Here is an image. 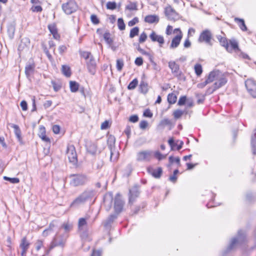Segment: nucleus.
I'll return each mask as SVG.
<instances>
[{
  "mask_svg": "<svg viewBox=\"0 0 256 256\" xmlns=\"http://www.w3.org/2000/svg\"><path fill=\"white\" fill-rule=\"evenodd\" d=\"M94 195L93 190H86L76 197L70 204V207H76L84 204Z\"/></svg>",
  "mask_w": 256,
  "mask_h": 256,
  "instance_id": "nucleus-1",
  "label": "nucleus"
},
{
  "mask_svg": "<svg viewBox=\"0 0 256 256\" xmlns=\"http://www.w3.org/2000/svg\"><path fill=\"white\" fill-rule=\"evenodd\" d=\"M68 237V235L66 234H57L51 242L50 248L45 250V254L42 256L48 254L50 251L56 246L64 247Z\"/></svg>",
  "mask_w": 256,
  "mask_h": 256,
  "instance_id": "nucleus-2",
  "label": "nucleus"
},
{
  "mask_svg": "<svg viewBox=\"0 0 256 256\" xmlns=\"http://www.w3.org/2000/svg\"><path fill=\"white\" fill-rule=\"evenodd\" d=\"M246 235L244 231L239 230L238 232L236 237L234 238L231 240V241L227 247L226 250V252H229L231 250L235 249L238 244H241L244 243L246 241Z\"/></svg>",
  "mask_w": 256,
  "mask_h": 256,
  "instance_id": "nucleus-3",
  "label": "nucleus"
},
{
  "mask_svg": "<svg viewBox=\"0 0 256 256\" xmlns=\"http://www.w3.org/2000/svg\"><path fill=\"white\" fill-rule=\"evenodd\" d=\"M70 178H71L70 184L74 187L84 186L88 181V177L83 174H72Z\"/></svg>",
  "mask_w": 256,
  "mask_h": 256,
  "instance_id": "nucleus-4",
  "label": "nucleus"
},
{
  "mask_svg": "<svg viewBox=\"0 0 256 256\" xmlns=\"http://www.w3.org/2000/svg\"><path fill=\"white\" fill-rule=\"evenodd\" d=\"M115 142L114 136L110 135L108 137L107 144L110 152V160L112 162L116 160L119 155L118 152L116 150Z\"/></svg>",
  "mask_w": 256,
  "mask_h": 256,
  "instance_id": "nucleus-5",
  "label": "nucleus"
},
{
  "mask_svg": "<svg viewBox=\"0 0 256 256\" xmlns=\"http://www.w3.org/2000/svg\"><path fill=\"white\" fill-rule=\"evenodd\" d=\"M62 9L66 14H70L74 12L78 6L74 0H68L66 3L62 4Z\"/></svg>",
  "mask_w": 256,
  "mask_h": 256,
  "instance_id": "nucleus-6",
  "label": "nucleus"
},
{
  "mask_svg": "<svg viewBox=\"0 0 256 256\" xmlns=\"http://www.w3.org/2000/svg\"><path fill=\"white\" fill-rule=\"evenodd\" d=\"M66 155L70 162L74 164L77 163V154L74 145L68 144L67 146Z\"/></svg>",
  "mask_w": 256,
  "mask_h": 256,
  "instance_id": "nucleus-7",
  "label": "nucleus"
},
{
  "mask_svg": "<svg viewBox=\"0 0 256 256\" xmlns=\"http://www.w3.org/2000/svg\"><path fill=\"white\" fill-rule=\"evenodd\" d=\"M245 86L248 94L254 98H256V82L248 79L245 82Z\"/></svg>",
  "mask_w": 256,
  "mask_h": 256,
  "instance_id": "nucleus-8",
  "label": "nucleus"
},
{
  "mask_svg": "<svg viewBox=\"0 0 256 256\" xmlns=\"http://www.w3.org/2000/svg\"><path fill=\"white\" fill-rule=\"evenodd\" d=\"M152 152L150 150L139 152L136 154V160L138 162H148L152 157Z\"/></svg>",
  "mask_w": 256,
  "mask_h": 256,
  "instance_id": "nucleus-9",
  "label": "nucleus"
},
{
  "mask_svg": "<svg viewBox=\"0 0 256 256\" xmlns=\"http://www.w3.org/2000/svg\"><path fill=\"white\" fill-rule=\"evenodd\" d=\"M212 34L208 30H203L200 34L198 41L200 42H204L208 44L212 45L211 40L212 39Z\"/></svg>",
  "mask_w": 256,
  "mask_h": 256,
  "instance_id": "nucleus-10",
  "label": "nucleus"
},
{
  "mask_svg": "<svg viewBox=\"0 0 256 256\" xmlns=\"http://www.w3.org/2000/svg\"><path fill=\"white\" fill-rule=\"evenodd\" d=\"M140 194L139 188L138 186H134L129 190L128 193V203L132 204L136 201L137 198L138 197Z\"/></svg>",
  "mask_w": 256,
  "mask_h": 256,
  "instance_id": "nucleus-11",
  "label": "nucleus"
},
{
  "mask_svg": "<svg viewBox=\"0 0 256 256\" xmlns=\"http://www.w3.org/2000/svg\"><path fill=\"white\" fill-rule=\"evenodd\" d=\"M124 203L120 195L119 194H117L114 198V208L117 214H120L122 210Z\"/></svg>",
  "mask_w": 256,
  "mask_h": 256,
  "instance_id": "nucleus-12",
  "label": "nucleus"
},
{
  "mask_svg": "<svg viewBox=\"0 0 256 256\" xmlns=\"http://www.w3.org/2000/svg\"><path fill=\"white\" fill-rule=\"evenodd\" d=\"M168 67L171 70L172 74L174 76L180 78L182 74L180 69V66L174 61H170L168 62Z\"/></svg>",
  "mask_w": 256,
  "mask_h": 256,
  "instance_id": "nucleus-13",
  "label": "nucleus"
},
{
  "mask_svg": "<svg viewBox=\"0 0 256 256\" xmlns=\"http://www.w3.org/2000/svg\"><path fill=\"white\" fill-rule=\"evenodd\" d=\"M147 171L149 174H151L153 177L156 178H160L162 173V169L160 167L155 169L150 166L147 168Z\"/></svg>",
  "mask_w": 256,
  "mask_h": 256,
  "instance_id": "nucleus-14",
  "label": "nucleus"
},
{
  "mask_svg": "<svg viewBox=\"0 0 256 256\" xmlns=\"http://www.w3.org/2000/svg\"><path fill=\"white\" fill-rule=\"evenodd\" d=\"M86 66L88 72L92 74H94L96 72V64L94 56L90 57V58L86 61Z\"/></svg>",
  "mask_w": 256,
  "mask_h": 256,
  "instance_id": "nucleus-15",
  "label": "nucleus"
},
{
  "mask_svg": "<svg viewBox=\"0 0 256 256\" xmlns=\"http://www.w3.org/2000/svg\"><path fill=\"white\" fill-rule=\"evenodd\" d=\"M30 246V243L27 240L26 237H24L20 244V248L22 249L21 256H26V253Z\"/></svg>",
  "mask_w": 256,
  "mask_h": 256,
  "instance_id": "nucleus-16",
  "label": "nucleus"
},
{
  "mask_svg": "<svg viewBox=\"0 0 256 256\" xmlns=\"http://www.w3.org/2000/svg\"><path fill=\"white\" fill-rule=\"evenodd\" d=\"M150 38L152 42H158L160 47H162L164 43L163 36L156 34L154 31L150 34Z\"/></svg>",
  "mask_w": 256,
  "mask_h": 256,
  "instance_id": "nucleus-17",
  "label": "nucleus"
},
{
  "mask_svg": "<svg viewBox=\"0 0 256 256\" xmlns=\"http://www.w3.org/2000/svg\"><path fill=\"white\" fill-rule=\"evenodd\" d=\"M179 30L180 34L176 36L172 40L171 44L170 45V48H176L180 44L181 40L182 38V32L180 29H176L175 30Z\"/></svg>",
  "mask_w": 256,
  "mask_h": 256,
  "instance_id": "nucleus-18",
  "label": "nucleus"
},
{
  "mask_svg": "<svg viewBox=\"0 0 256 256\" xmlns=\"http://www.w3.org/2000/svg\"><path fill=\"white\" fill-rule=\"evenodd\" d=\"M164 12L169 20H174L178 16L176 11L170 6H168L165 8Z\"/></svg>",
  "mask_w": 256,
  "mask_h": 256,
  "instance_id": "nucleus-19",
  "label": "nucleus"
},
{
  "mask_svg": "<svg viewBox=\"0 0 256 256\" xmlns=\"http://www.w3.org/2000/svg\"><path fill=\"white\" fill-rule=\"evenodd\" d=\"M35 67V64L34 63H29L26 64L24 72L28 79L30 80L31 76L34 74Z\"/></svg>",
  "mask_w": 256,
  "mask_h": 256,
  "instance_id": "nucleus-20",
  "label": "nucleus"
},
{
  "mask_svg": "<svg viewBox=\"0 0 256 256\" xmlns=\"http://www.w3.org/2000/svg\"><path fill=\"white\" fill-rule=\"evenodd\" d=\"M48 29L50 32L53 36V38L56 40H59L60 36L58 32V28L56 26L54 23L48 25Z\"/></svg>",
  "mask_w": 256,
  "mask_h": 256,
  "instance_id": "nucleus-21",
  "label": "nucleus"
},
{
  "mask_svg": "<svg viewBox=\"0 0 256 256\" xmlns=\"http://www.w3.org/2000/svg\"><path fill=\"white\" fill-rule=\"evenodd\" d=\"M86 148L88 152L92 154H95L97 151V146L96 144L89 142L86 144Z\"/></svg>",
  "mask_w": 256,
  "mask_h": 256,
  "instance_id": "nucleus-22",
  "label": "nucleus"
},
{
  "mask_svg": "<svg viewBox=\"0 0 256 256\" xmlns=\"http://www.w3.org/2000/svg\"><path fill=\"white\" fill-rule=\"evenodd\" d=\"M227 82L226 79L224 77L220 78L218 81L214 82V88L212 89V92H214L216 90L224 86Z\"/></svg>",
  "mask_w": 256,
  "mask_h": 256,
  "instance_id": "nucleus-23",
  "label": "nucleus"
},
{
  "mask_svg": "<svg viewBox=\"0 0 256 256\" xmlns=\"http://www.w3.org/2000/svg\"><path fill=\"white\" fill-rule=\"evenodd\" d=\"M217 38L220 44L222 46L224 47L228 52H232V48H230L227 39L226 38L222 36H218Z\"/></svg>",
  "mask_w": 256,
  "mask_h": 256,
  "instance_id": "nucleus-24",
  "label": "nucleus"
},
{
  "mask_svg": "<svg viewBox=\"0 0 256 256\" xmlns=\"http://www.w3.org/2000/svg\"><path fill=\"white\" fill-rule=\"evenodd\" d=\"M144 22L148 24L158 23L159 22V17L155 14L148 15L144 18Z\"/></svg>",
  "mask_w": 256,
  "mask_h": 256,
  "instance_id": "nucleus-25",
  "label": "nucleus"
},
{
  "mask_svg": "<svg viewBox=\"0 0 256 256\" xmlns=\"http://www.w3.org/2000/svg\"><path fill=\"white\" fill-rule=\"evenodd\" d=\"M113 196L111 192L106 194L104 197V202L105 205L110 208L112 205Z\"/></svg>",
  "mask_w": 256,
  "mask_h": 256,
  "instance_id": "nucleus-26",
  "label": "nucleus"
},
{
  "mask_svg": "<svg viewBox=\"0 0 256 256\" xmlns=\"http://www.w3.org/2000/svg\"><path fill=\"white\" fill-rule=\"evenodd\" d=\"M39 136L43 141L50 142V140L46 135V130L44 126H41L39 128Z\"/></svg>",
  "mask_w": 256,
  "mask_h": 256,
  "instance_id": "nucleus-27",
  "label": "nucleus"
},
{
  "mask_svg": "<svg viewBox=\"0 0 256 256\" xmlns=\"http://www.w3.org/2000/svg\"><path fill=\"white\" fill-rule=\"evenodd\" d=\"M118 214H110L108 218L104 222V226L106 228H108L110 226L111 224L114 222V220L117 218V215Z\"/></svg>",
  "mask_w": 256,
  "mask_h": 256,
  "instance_id": "nucleus-28",
  "label": "nucleus"
},
{
  "mask_svg": "<svg viewBox=\"0 0 256 256\" xmlns=\"http://www.w3.org/2000/svg\"><path fill=\"white\" fill-rule=\"evenodd\" d=\"M218 73H219V71H212V72H211L207 78L206 79V80L208 82V83H210L212 82L214 80H217V76L218 74Z\"/></svg>",
  "mask_w": 256,
  "mask_h": 256,
  "instance_id": "nucleus-29",
  "label": "nucleus"
},
{
  "mask_svg": "<svg viewBox=\"0 0 256 256\" xmlns=\"http://www.w3.org/2000/svg\"><path fill=\"white\" fill-rule=\"evenodd\" d=\"M251 145L253 154H256V129L251 137Z\"/></svg>",
  "mask_w": 256,
  "mask_h": 256,
  "instance_id": "nucleus-30",
  "label": "nucleus"
},
{
  "mask_svg": "<svg viewBox=\"0 0 256 256\" xmlns=\"http://www.w3.org/2000/svg\"><path fill=\"white\" fill-rule=\"evenodd\" d=\"M139 88L142 93L146 94L148 92V84L144 80H142L140 82Z\"/></svg>",
  "mask_w": 256,
  "mask_h": 256,
  "instance_id": "nucleus-31",
  "label": "nucleus"
},
{
  "mask_svg": "<svg viewBox=\"0 0 256 256\" xmlns=\"http://www.w3.org/2000/svg\"><path fill=\"white\" fill-rule=\"evenodd\" d=\"M234 21L238 24L239 27L242 31L244 32L247 30V27L245 24L244 20L243 19L236 18H234Z\"/></svg>",
  "mask_w": 256,
  "mask_h": 256,
  "instance_id": "nucleus-32",
  "label": "nucleus"
},
{
  "mask_svg": "<svg viewBox=\"0 0 256 256\" xmlns=\"http://www.w3.org/2000/svg\"><path fill=\"white\" fill-rule=\"evenodd\" d=\"M12 127L14 128V134L18 140L20 142L22 141L21 130L19 126L16 124H12Z\"/></svg>",
  "mask_w": 256,
  "mask_h": 256,
  "instance_id": "nucleus-33",
  "label": "nucleus"
},
{
  "mask_svg": "<svg viewBox=\"0 0 256 256\" xmlns=\"http://www.w3.org/2000/svg\"><path fill=\"white\" fill-rule=\"evenodd\" d=\"M229 42L231 46V47H230V48H232V50H234L235 52L240 50L238 48V42L235 39L230 40H229Z\"/></svg>",
  "mask_w": 256,
  "mask_h": 256,
  "instance_id": "nucleus-34",
  "label": "nucleus"
},
{
  "mask_svg": "<svg viewBox=\"0 0 256 256\" xmlns=\"http://www.w3.org/2000/svg\"><path fill=\"white\" fill-rule=\"evenodd\" d=\"M8 36L10 39L14 38L15 32V26L14 24H10L8 26Z\"/></svg>",
  "mask_w": 256,
  "mask_h": 256,
  "instance_id": "nucleus-35",
  "label": "nucleus"
},
{
  "mask_svg": "<svg viewBox=\"0 0 256 256\" xmlns=\"http://www.w3.org/2000/svg\"><path fill=\"white\" fill-rule=\"evenodd\" d=\"M79 86V84L75 81H70V90L72 92H76L78 90Z\"/></svg>",
  "mask_w": 256,
  "mask_h": 256,
  "instance_id": "nucleus-36",
  "label": "nucleus"
},
{
  "mask_svg": "<svg viewBox=\"0 0 256 256\" xmlns=\"http://www.w3.org/2000/svg\"><path fill=\"white\" fill-rule=\"evenodd\" d=\"M62 73L66 77H70L71 75L70 68L68 66H62Z\"/></svg>",
  "mask_w": 256,
  "mask_h": 256,
  "instance_id": "nucleus-37",
  "label": "nucleus"
},
{
  "mask_svg": "<svg viewBox=\"0 0 256 256\" xmlns=\"http://www.w3.org/2000/svg\"><path fill=\"white\" fill-rule=\"evenodd\" d=\"M171 125H172V122L171 120L167 118H164L160 122L158 126L162 128H164L166 126Z\"/></svg>",
  "mask_w": 256,
  "mask_h": 256,
  "instance_id": "nucleus-38",
  "label": "nucleus"
},
{
  "mask_svg": "<svg viewBox=\"0 0 256 256\" xmlns=\"http://www.w3.org/2000/svg\"><path fill=\"white\" fill-rule=\"evenodd\" d=\"M167 100L170 104H174L176 102L177 97L176 94L173 93L169 94L168 96Z\"/></svg>",
  "mask_w": 256,
  "mask_h": 256,
  "instance_id": "nucleus-39",
  "label": "nucleus"
},
{
  "mask_svg": "<svg viewBox=\"0 0 256 256\" xmlns=\"http://www.w3.org/2000/svg\"><path fill=\"white\" fill-rule=\"evenodd\" d=\"M138 82L137 78L134 79L128 85V89L130 90H134L138 84Z\"/></svg>",
  "mask_w": 256,
  "mask_h": 256,
  "instance_id": "nucleus-40",
  "label": "nucleus"
},
{
  "mask_svg": "<svg viewBox=\"0 0 256 256\" xmlns=\"http://www.w3.org/2000/svg\"><path fill=\"white\" fill-rule=\"evenodd\" d=\"M4 180L10 182L12 184H18L20 182V179L18 178H10L6 176H4Z\"/></svg>",
  "mask_w": 256,
  "mask_h": 256,
  "instance_id": "nucleus-41",
  "label": "nucleus"
},
{
  "mask_svg": "<svg viewBox=\"0 0 256 256\" xmlns=\"http://www.w3.org/2000/svg\"><path fill=\"white\" fill-rule=\"evenodd\" d=\"M104 38L106 40V43H108L109 44H111L113 42V40L110 38V34L109 32H106L104 34Z\"/></svg>",
  "mask_w": 256,
  "mask_h": 256,
  "instance_id": "nucleus-42",
  "label": "nucleus"
},
{
  "mask_svg": "<svg viewBox=\"0 0 256 256\" xmlns=\"http://www.w3.org/2000/svg\"><path fill=\"white\" fill-rule=\"evenodd\" d=\"M139 32V28L138 26H136L131 29L130 33V38H133L134 36H138Z\"/></svg>",
  "mask_w": 256,
  "mask_h": 256,
  "instance_id": "nucleus-43",
  "label": "nucleus"
},
{
  "mask_svg": "<svg viewBox=\"0 0 256 256\" xmlns=\"http://www.w3.org/2000/svg\"><path fill=\"white\" fill-rule=\"evenodd\" d=\"M80 55L86 59V61L90 59V57L93 56L90 52L86 51L80 52Z\"/></svg>",
  "mask_w": 256,
  "mask_h": 256,
  "instance_id": "nucleus-44",
  "label": "nucleus"
},
{
  "mask_svg": "<svg viewBox=\"0 0 256 256\" xmlns=\"http://www.w3.org/2000/svg\"><path fill=\"white\" fill-rule=\"evenodd\" d=\"M118 26L120 30H125L126 25L122 18H118Z\"/></svg>",
  "mask_w": 256,
  "mask_h": 256,
  "instance_id": "nucleus-45",
  "label": "nucleus"
},
{
  "mask_svg": "<svg viewBox=\"0 0 256 256\" xmlns=\"http://www.w3.org/2000/svg\"><path fill=\"white\" fill-rule=\"evenodd\" d=\"M126 9L130 10H137V3L130 2L129 4L126 6Z\"/></svg>",
  "mask_w": 256,
  "mask_h": 256,
  "instance_id": "nucleus-46",
  "label": "nucleus"
},
{
  "mask_svg": "<svg viewBox=\"0 0 256 256\" xmlns=\"http://www.w3.org/2000/svg\"><path fill=\"white\" fill-rule=\"evenodd\" d=\"M61 228H64L66 232H69L72 228V225L68 222L64 223L61 226Z\"/></svg>",
  "mask_w": 256,
  "mask_h": 256,
  "instance_id": "nucleus-47",
  "label": "nucleus"
},
{
  "mask_svg": "<svg viewBox=\"0 0 256 256\" xmlns=\"http://www.w3.org/2000/svg\"><path fill=\"white\" fill-rule=\"evenodd\" d=\"M194 70L196 74L198 76H200L202 72V66L198 64H196L194 66Z\"/></svg>",
  "mask_w": 256,
  "mask_h": 256,
  "instance_id": "nucleus-48",
  "label": "nucleus"
},
{
  "mask_svg": "<svg viewBox=\"0 0 256 256\" xmlns=\"http://www.w3.org/2000/svg\"><path fill=\"white\" fill-rule=\"evenodd\" d=\"M184 114V112L180 110H176L173 112V116L175 119L180 118Z\"/></svg>",
  "mask_w": 256,
  "mask_h": 256,
  "instance_id": "nucleus-49",
  "label": "nucleus"
},
{
  "mask_svg": "<svg viewBox=\"0 0 256 256\" xmlns=\"http://www.w3.org/2000/svg\"><path fill=\"white\" fill-rule=\"evenodd\" d=\"M106 6L108 9L114 10L116 8V4L114 2H108Z\"/></svg>",
  "mask_w": 256,
  "mask_h": 256,
  "instance_id": "nucleus-50",
  "label": "nucleus"
},
{
  "mask_svg": "<svg viewBox=\"0 0 256 256\" xmlns=\"http://www.w3.org/2000/svg\"><path fill=\"white\" fill-rule=\"evenodd\" d=\"M124 61L122 59L116 60V68L118 71H121L124 66Z\"/></svg>",
  "mask_w": 256,
  "mask_h": 256,
  "instance_id": "nucleus-51",
  "label": "nucleus"
},
{
  "mask_svg": "<svg viewBox=\"0 0 256 256\" xmlns=\"http://www.w3.org/2000/svg\"><path fill=\"white\" fill-rule=\"evenodd\" d=\"M168 143L171 148V150H174V147L177 146L178 142H175L174 138H172L168 140Z\"/></svg>",
  "mask_w": 256,
  "mask_h": 256,
  "instance_id": "nucleus-52",
  "label": "nucleus"
},
{
  "mask_svg": "<svg viewBox=\"0 0 256 256\" xmlns=\"http://www.w3.org/2000/svg\"><path fill=\"white\" fill-rule=\"evenodd\" d=\"M168 160L170 164H172L174 162H176L178 165L180 164V158L178 157L174 158L172 156H170L168 158Z\"/></svg>",
  "mask_w": 256,
  "mask_h": 256,
  "instance_id": "nucleus-53",
  "label": "nucleus"
},
{
  "mask_svg": "<svg viewBox=\"0 0 256 256\" xmlns=\"http://www.w3.org/2000/svg\"><path fill=\"white\" fill-rule=\"evenodd\" d=\"M86 224V218H82L79 219L78 224L79 229H81L83 226Z\"/></svg>",
  "mask_w": 256,
  "mask_h": 256,
  "instance_id": "nucleus-54",
  "label": "nucleus"
},
{
  "mask_svg": "<svg viewBox=\"0 0 256 256\" xmlns=\"http://www.w3.org/2000/svg\"><path fill=\"white\" fill-rule=\"evenodd\" d=\"M35 246L36 251H38L43 246V242L38 240L35 243Z\"/></svg>",
  "mask_w": 256,
  "mask_h": 256,
  "instance_id": "nucleus-55",
  "label": "nucleus"
},
{
  "mask_svg": "<svg viewBox=\"0 0 256 256\" xmlns=\"http://www.w3.org/2000/svg\"><path fill=\"white\" fill-rule=\"evenodd\" d=\"M147 38V35L146 32H143L140 36L138 42L140 43H143L144 42Z\"/></svg>",
  "mask_w": 256,
  "mask_h": 256,
  "instance_id": "nucleus-56",
  "label": "nucleus"
},
{
  "mask_svg": "<svg viewBox=\"0 0 256 256\" xmlns=\"http://www.w3.org/2000/svg\"><path fill=\"white\" fill-rule=\"evenodd\" d=\"M90 20H91L92 22L94 24H99V22H100V20H99L98 18L97 17V16L96 14H94L91 15Z\"/></svg>",
  "mask_w": 256,
  "mask_h": 256,
  "instance_id": "nucleus-57",
  "label": "nucleus"
},
{
  "mask_svg": "<svg viewBox=\"0 0 256 256\" xmlns=\"http://www.w3.org/2000/svg\"><path fill=\"white\" fill-rule=\"evenodd\" d=\"M30 10L33 12H41L42 10V8L40 6H33Z\"/></svg>",
  "mask_w": 256,
  "mask_h": 256,
  "instance_id": "nucleus-58",
  "label": "nucleus"
},
{
  "mask_svg": "<svg viewBox=\"0 0 256 256\" xmlns=\"http://www.w3.org/2000/svg\"><path fill=\"white\" fill-rule=\"evenodd\" d=\"M186 96H182L180 98V99L178 101V106L184 105L185 104V103L186 102Z\"/></svg>",
  "mask_w": 256,
  "mask_h": 256,
  "instance_id": "nucleus-59",
  "label": "nucleus"
},
{
  "mask_svg": "<svg viewBox=\"0 0 256 256\" xmlns=\"http://www.w3.org/2000/svg\"><path fill=\"white\" fill-rule=\"evenodd\" d=\"M138 22V19L137 17L134 18L132 20L129 21L128 22V26H132Z\"/></svg>",
  "mask_w": 256,
  "mask_h": 256,
  "instance_id": "nucleus-60",
  "label": "nucleus"
},
{
  "mask_svg": "<svg viewBox=\"0 0 256 256\" xmlns=\"http://www.w3.org/2000/svg\"><path fill=\"white\" fill-rule=\"evenodd\" d=\"M135 64L138 66H140L143 64V60L141 57L136 58L134 61Z\"/></svg>",
  "mask_w": 256,
  "mask_h": 256,
  "instance_id": "nucleus-61",
  "label": "nucleus"
},
{
  "mask_svg": "<svg viewBox=\"0 0 256 256\" xmlns=\"http://www.w3.org/2000/svg\"><path fill=\"white\" fill-rule=\"evenodd\" d=\"M109 127V122L108 120H105L102 124L100 126V128L102 130H106Z\"/></svg>",
  "mask_w": 256,
  "mask_h": 256,
  "instance_id": "nucleus-62",
  "label": "nucleus"
},
{
  "mask_svg": "<svg viewBox=\"0 0 256 256\" xmlns=\"http://www.w3.org/2000/svg\"><path fill=\"white\" fill-rule=\"evenodd\" d=\"M148 126V122L146 120H142L140 123V128L141 129H145Z\"/></svg>",
  "mask_w": 256,
  "mask_h": 256,
  "instance_id": "nucleus-63",
  "label": "nucleus"
},
{
  "mask_svg": "<svg viewBox=\"0 0 256 256\" xmlns=\"http://www.w3.org/2000/svg\"><path fill=\"white\" fill-rule=\"evenodd\" d=\"M144 116L148 118H152V114L149 109H146L144 112Z\"/></svg>",
  "mask_w": 256,
  "mask_h": 256,
  "instance_id": "nucleus-64",
  "label": "nucleus"
}]
</instances>
